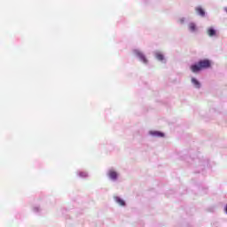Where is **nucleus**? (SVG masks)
I'll return each mask as SVG.
<instances>
[{
    "label": "nucleus",
    "mask_w": 227,
    "mask_h": 227,
    "mask_svg": "<svg viewBox=\"0 0 227 227\" xmlns=\"http://www.w3.org/2000/svg\"><path fill=\"white\" fill-rule=\"evenodd\" d=\"M212 67V62L208 59H203L198 62V64H194L191 66V70L193 74H198L200 70H205L207 68H210Z\"/></svg>",
    "instance_id": "obj_1"
},
{
    "label": "nucleus",
    "mask_w": 227,
    "mask_h": 227,
    "mask_svg": "<svg viewBox=\"0 0 227 227\" xmlns=\"http://www.w3.org/2000/svg\"><path fill=\"white\" fill-rule=\"evenodd\" d=\"M135 54L136 56H137V58H139L140 61H143V63H145V65L146 63H148V59H146V57H145V55L141 51L136 50Z\"/></svg>",
    "instance_id": "obj_2"
},
{
    "label": "nucleus",
    "mask_w": 227,
    "mask_h": 227,
    "mask_svg": "<svg viewBox=\"0 0 227 227\" xmlns=\"http://www.w3.org/2000/svg\"><path fill=\"white\" fill-rule=\"evenodd\" d=\"M108 176L112 180H116V178H118V173H116V171L114 170H110L108 173Z\"/></svg>",
    "instance_id": "obj_3"
},
{
    "label": "nucleus",
    "mask_w": 227,
    "mask_h": 227,
    "mask_svg": "<svg viewBox=\"0 0 227 227\" xmlns=\"http://www.w3.org/2000/svg\"><path fill=\"white\" fill-rule=\"evenodd\" d=\"M195 12L198 13V15H200V17H205V10H203V8L199 6L195 9Z\"/></svg>",
    "instance_id": "obj_4"
},
{
    "label": "nucleus",
    "mask_w": 227,
    "mask_h": 227,
    "mask_svg": "<svg viewBox=\"0 0 227 227\" xmlns=\"http://www.w3.org/2000/svg\"><path fill=\"white\" fill-rule=\"evenodd\" d=\"M115 201L121 205V207H125V200L120 199V197L115 198Z\"/></svg>",
    "instance_id": "obj_5"
},
{
    "label": "nucleus",
    "mask_w": 227,
    "mask_h": 227,
    "mask_svg": "<svg viewBox=\"0 0 227 227\" xmlns=\"http://www.w3.org/2000/svg\"><path fill=\"white\" fill-rule=\"evenodd\" d=\"M207 35H208V36H215V30L212 27L208 28Z\"/></svg>",
    "instance_id": "obj_6"
},
{
    "label": "nucleus",
    "mask_w": 227,
    "mask_h": 227,
    "mask_svg": "<svg viewBox=\"0 0 227 227\" xmlns=\"http://www.w3.org/2000/svg\"><path fill=\"white\" fill-rule=\"evenodd\" d=\"M153 136H157V137H164V134L159 131L151 132Z\"/></svg>",
    "instance_id": "obj_7"
},
{
    "label": "nucleus",
    "mask_w": 227,
    "mask_h": 227,
    "mask_svg": "<svg viewBox=\"0 0 227 227\" xmlns=\"http://www.w3.org/2000/svg\"><path fill=\"white\" fill-rule=\"evenodd\" d=\"M192 84H194V86H196V88H200V82H198V80H196V78H192Z\"/></svg>",
    "instance_id": "obj_8"
},
{
    "label": "nucleus",
    "mask_w": 227,
    "mask_h": 227,
    "mask_svg": "<svg viewBox=\"0 0 227 227\" xmlns=\"http://www.w3.org/2000/svg\"><path fill=\"white\" fill-rule=\"evenodd\" d=\"M156 59L159 60V61H163L164 60V55H162L161 53H156Z\"/></svg>",
    "instance_id": "obj_9"
},
{
    "label": "nucleus",
    "mask_w": 227,
    "mask_h": 227,
    "mask_svg": "<svg viewBox=\"0 0 227 227\" xmlns=\"http://www.w3.org/2000/svg\"><path fill=\"white\" fill-rule=\"evenodd\" d=\"M189 29H190V31H196V24L190 23L189 24Z\"/></svg>",
    "instance_id": "obj_10"
},
{
    "label": "nucleus",
    "mask_w": 227,
    "mask_h": 227,
    "mask_svg": "<svg viewBox=\"0 0 227 227\" xmlns=\"http://www.w3.org/2000/svg\"><path fill=\"white\" fill-rule=\"evenodd\" d=\"M79 176H81L82 178H86V176H88V173H86V172H80L79 173Z\"/></svg>",
    "instance_id": "obj_11"
},
{
    "label": "nucleus",
    "mask_w": 227,
    "mask_h": 227,
    "mask_svg": "<svg viewBox=\"0 0 227 227\" xmlns=\"http://www.w3.org/2000/svg\"><path fill=\"white\" fill-rule=\"evenodd\" d=\"M225 212L227 213V205L225 206V208H224Z\"/></svg>",
    "instance_id": "obj_12"
}]
</instances>
